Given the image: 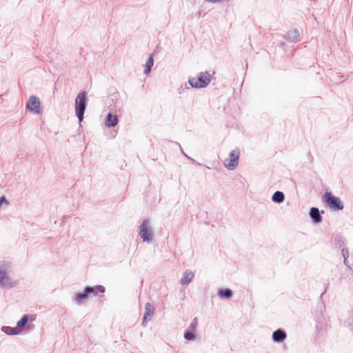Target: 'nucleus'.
<instances>
[{"label":"nucleus","instance_id":"1","mask_svg":"<svg viewBox=\"0 0 353 353\" xmlns=\"http://www.w3.org/2000/svg\"><path fill=\"white\" fill-rule=\"evenodd\" d=\"M214 72L210 73V72H201L199 73L196 77H191L189 79L188 82L190 85L194 88H203L207 87L211 82L212 76Z\"/></svg>","mask_w":353,"mask_h":353},{"label":"nucleus","instance_id":"2","mask_svg":"<svg viewBox=\"0 0 353 353\" xmlns=\"http://www.w3.org/2000/svg\"><path fill=\"white\" fill-rule=\"evenodd\" d=\"M87 101L86 92L84 91L79 92L75 99V114L80 123L83 119Z\"/></svg>","mask_w":353,"mask_h":353},{"label":"nucleus","instance_id":"3","mask_svg":"<svg viewBox=\"0 0 353 353\" xmlns=\"http://www.w3.org/2000/svg\"><path fill=\"white\" fill-rule=\"evenodd\" d=\"M139 235L143 241L150 243L154 236V231L148 220H144L140 225Z\"/></svg>","mask_w":353,"mask_h":353},{"label":"nucleus","instance_id":"4","mask_svg":"<svg viewBox=\"0 0 353 353\" xmlns=\"http://www.w3.org/2000/svg\"><path fill=\"white\" fill-rule=\"evenodd\" d=\"M240 150L236 148L230 152L229 157L223 161V165L229 170H235L239 162Z\"/></svg>","mask_w":353,"mask_h":353},{"label":"nucleus","instance_id":"5","mask_svg":"<svg viewBox=\"0 0 353 353\" xmlns=\"http://www.w3.org/2000/svg\"><path fill=\"white\" fill-rule=\"evenodd\" d=\"M326 203L330 208L335 210H342L343 205L339 198L333 196L330 192H326L324 195Z\"/></svg>","mask_w":353,"mask_h":353},{"label":"nucleus","instance_id":"6","mask_svg":"<svg viewBox=\"0 0 353 353\" xmlns=\"http://www.w3.org/2000/svg\"><path fill=\"white\" fill-rule=\"evenodd\" d=\"M26 107V109L34 114L41 113V102L36 96L32 95L30 97Z\"/></svg>","mask_w":353,"mask_h":353},{"label":"nucleus","instance_id":"7","mask_svg":"<svg viewBox=\"0 0 353 353\" xmlns=\"http://www.w3.org/2000/svg\"><path fill=\"white\" fill-rule=\"evenodd\" d=\"M9 268L10 265L7 263L4 266L0 267V285L2 287H12L14 285L6 272V270Z\"/></svg>","mask_w":353,"mask_h":353},{"label":"nucleus","instance_id":"8","mask_svg":"<svg viewBox=\"0 0 353 353\" xmlns=\"http://www.w3.org/2000/svg\"><path fill=\"white\" fill-rule=\"evenodd\" d=\"M154 312V307H153V305L150 303H147L145 305V312L142 321L143 326H146L148 321L150 320L152 318Z\"/></svg>","mask_w":353,"mask_h":353},{"label":"nucleus","instance_id":"9","mask_svg":"<svg viewBox=\"0 0 353 353\" xmlns=\"http://www.w3.org/2000/svg\"><path fill=\"white\" fill-rule=\"evenodd\" d=\"M118 123V118L117 115L109 113L105 119V124L106 126L110 128L114 127Z\"/></svg>","mask_w":353,"mask_h":353},{"label":"nucleus","instance_id":"10","mask_svg":"<svg viewBox=\"0 0 353 353\" xmlns=\"http://www.w3.org/2000/svg\"><path fill=\"white\" fill-rule=\"evenodd\" d=\"M194 276V273L191 270H186L180 280V283L181 285H187L190 283L192 281Z\"/></svg>","mask_w":353,"mask_h":353},{"label":"nucleus","instance_id":"11","mask_svg":"<svg viewBox=\"0 0 353 353\" xmlns=\"http://www.w3.org/2000/svg\"><path fill=\"white\" fill-rule=\"evenodd\" d=\"M86 293L88 294H93L94 296L97 295L99 292L103 293L105 292V288L102 285H96L94 287L87 286Z\"/></svg>","mask_w":353,"mask_h":353},{"label":"nucleus","instance_id":"12","mask_svg":"<svg viewBox=\"0 0 353 353\" xmlns=\"http://www.w3.org/2000/svg\"><path fill=\"white\" fill-rule=\"evenodd\" d=\"M286 338L285 333L281 330H277L273 332L272 339L274 342L281 343Z\"/></svg>","mask_w":353,"mask_h":353},{"label":"nucleus","instance_id":"13","mask_svg":"<svg viewBox=\"0 0 353 353\" xmlns=\"http://www.w3.org/2000/svg\"><path fill=\"white\" fill-rule=\"evenodd\" d=\"M310 216L313 219L314 223H320L322 217L319 213V210L316 208H312L310 212Z\"/></svg>","mask_w":353,"mask_h":353},{"label":"nucleus","instance_id":"14","mask_svg":"<svg viewBox=\"0 0 353 353\" xmlns=\"http://www.w3.org/2000/svg\"><path fill=\"white\" fill-rule=\"evenodd\" d=\"M285 196L282 192L276 191L272 196V199L275 203H282L284 201Z\"/></svg>","mask_w":353,"mask_h":353},{"label":"nucleus","instance_id":"15","mask_svg":"<svg viewBox=\"0 0 353 353\" xmlns=\"http://www.w3.org/2000/svg\"><path fill=\"white\" fill-rule=\"evenodd\" d=\"M1 330L3 332L10 335H16L19 333V330L17 329V327L3 326L2 327Z\"/></svg>","mask_w":353,"mask_h":353},{"label":"nucleus","instance_id":"16","mask_svg":"<svg viewBox=\"0 0 353 353\" xmlns=\"http://www.w3.org/2000/svg\"><path fill=\"white\" fill-rule=\"evenodd\" d=\"M154 65V59L152 55H150L148 57L145 65V69H144V74H147L151 71V68Z\"/></svg>","mask_w":353,"mask_h":353},{"label":"nucleus","instance_id":"17","mask_svg":"<svg viewBox=\"0 0 353 353\" xmlns=\"http://www.w3.org/2000/svg\"><path fill=\"white\" fill-rule=\"evenodd\" d=\"M88 293H86V288L84 289L83 292L78 293L75 296V301L80 303L81 301L86 299L88 296Z\"/></svg>","mask_w":353,"mask_h":353},{"label":"nucleus","instance_id":"18","mask_svg":"<svg viewBox=\"0 0 353 353\" xmlns=\"http://www.w3.org/2000/svg\"><path fill=\"white\" fill-rule=\"evenodd\" d=\"M218 294H219V296L225 297L227 299H230L232 296V292L229 289H225V290L221 289L219 291Z\"/></svg>","mask_w":353,"mask_h":353},{"label":"nucleus","instance_id":"19","mask_svg":"<svg viewBox=\"0 0 353 353\" xmlns=\"http://www.w3.org/2000/svg\"><path fill=\"white\" fill-rule=\"evenodd\" d=\"M28 321V316L27 314H25L22 316L20 321H19L17 323V327L19 330V328H21L25 326V325L27 323Z\"/></svg>","mask_w":353,"mask_h":353},{"label":"nucleus","instance_id":"20","mask_svg":"<svg viewBox=\"0 0 353 353\" xmlns=\"http://www.w3.org/2000/svg\"><path fill=\"white\" fill-rule=\"evenodd\" d=\"M342 255H343V257L344 258V263L345 265L350 268V265L348 264V261H347V259L349 257V252H348V250L347 248H343L342 250Z\"/></svg>","mask_w":353,"mask_h":353},{"label":"nucleus","instance_id":"21","mask_svg":"<svg viewBox=\"0 0 353 353\" xmlns=\"http://www.w3.org/2000/svg\"><path fill=\"white\" fill-rule=\"evenodd\" d=\"M8 205L9 202L4 196L0 197V210L3 206H8Z\"/></svg>","mask_w":353,"mask_h":353},{"label":"nucleus","instance_id":"22","mask_svg":"<svg viewBox=\"0 0 353 353\" xmlns=\"http://www.w3.org/2000/svg\"><path fill=\"white\" fill-rule=\"evenodd\" d=\"M184 337L187 340H194L195 339V335L190 332H186L184 334Z\"/></svg>","mask_w":353,"mask_h":353},{"label":"nucleus","instance_id":"23","mask_svg":"<svg viewBox=\"0 0 353 353\" xmlns=\"http://www.w3.org/2000/svg\"><path fill=\"white\" fill-rule=\"evenodd\" d=\"M290 37H293V39H296V38L299 37V32L296 30H293L288 33Z\"/></svg>","mask_w":353,"mask_h":353}]
</instances>
